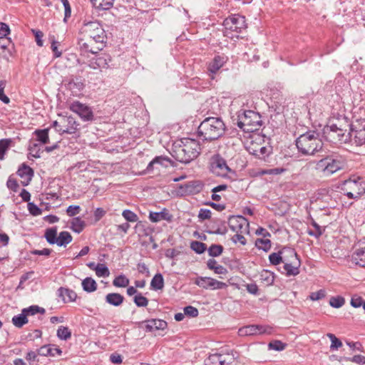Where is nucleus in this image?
<instances>
[{"mask_svg": "<svg viewBox=\"0 0 365 365\" xmlns=\"http://www.w3.org/2000/svg\"><path fill=\"white\" fill-rule=\"evenodd\" d=\"M225 124L221 117H207L197 128V135L203 140H215L225 132Z\"/></svg>", "mask_w": 365, "mask_h": 365, "instance_id": "obj_1", "label": "nucleus"}, {"mask_svg": "<svg viewBox=\"0 0 365 365\" xmlns=\"http://www.w3.org/2000/svg\"><path fill=\"white\" fill-rule=\"evenodd\" d=\"M320 134L315 130H309L300 135L296 140V145L299 153L304 155H312L322 150L323 143Z\"/></svg>", "mask_w": 365, "mask_h": 365, "instance_id": "obj_2", "label": "nucleus"}, {"mask_svg": "<svg viewBox=\"0 0 365 365\" xmlns=\"http://www.w3.org/2000/svg\"><path fill=\"white\" fill-rule=\"evenodd\" d=\"M237 126L245 133H254L262 125V116L251 110H240L237 115Z\"/></svg>", "mask_w": 365, "mask_h": 365, "instance_id": "obj_3", "label": "nucleus"}, {"mask_svg": "<svg viewBox=\"0 0 365 365\" xmlns=\"http://www.w3.org/2000/svg\"><path fill=\"white\" fill-rule=\"evenodd\" d=\"M350 124L346 123L344 126L337 124L326 125L322 130L324 139L332 143H347L351 139V132H348Z\"/></svg>", "mask_w": 365, "mask_h": 365, "instance_id": "obj_4", "label": "nucleus"}, {"mask_svg": "<svg viewBox=\"0 0 365 365\" xmlns=\"http://www.w3.org/2000/svg\"><path fill=\"white\" fill-rule=\"evenodd\" d=\"M341 190L349 199L360 198L365 193V177H350L342 182Z\"/></svg>", "mask_w": 365, "mask_h": 365, "instance_id": "obj_5", "label": "nucleus"}, {"mask_svg": "<svg viewBox=\"0 0 365 365\" xmlns=\"http://www.w3.org/2000/svg\"><path fill=\"white\" fill-rule=\"evenodd\" d=\"M80 34L107 43V34L98 21H84L80 29Z\"/></svg>", "mask_w": 365, "mask_h": 365, "instance_id": "obj_6", "label": "nucleus"}, {"mask_svg": "<svg viewBox=\"0 0 365 365\" xmlns=\"http://www.w3.org/2000/svg\"><path fill=\"white\" fill-rule=\"evenodd\" d=\"M81 36H82L78 39V45L81 55H85L88 53L96 54L106 46V43H105L94 40L85 35Z\"/></svg>", "mask_w": 365, "mask_h": 365, "instance_id": "obj_7", "label": "nucleus"}, {"mask_svg": "<svg viewBox=\"0 0 365 365\" xmlns=\"http://www.w3.org/2000/svg\"><path fill=\"white\" fill-rule=\"evenodd\" d=\"M226 31L242 33L247 28L245 18L240 14H234L226 18L223 21Z\"/></svg>", "mask_w": 365, "mask_h": 365, "instance_id": "obj_8", "label": "nucleus"}, {"mask_svg": "<svg viewBox=\"0 0 365 365\" xmlns=\"http://www.w3.org/2000/svg\"><path fill=\"white\" fill-rule=\"evenodd\" d=\"M235 357L230 353H214L209 355L205 360V365H231Z\"/></svg>", "mask_w": 365, "mask_h": 365, "instance_id": "obj_9", "label": "nucleus"}, {"mask_svg": "<svg viewBox=\"0 0 365 365\" xmlns=\"http://www.w3.org/2000/svg\"><path fill=\"white\" fill-rule=\"evenodd\" d=\"M200 145L197 140L190 138L185 139V142L183 143L182 146L185 158L181 160H195L200 153Z\"/></svg>", "mask_w": 365, "mask_h": 365, "instance_id": "obj_10", "label": "nucleus"}, {"mask_svg": "<svg viewBox=\"0 0 365 365\" xmlns=\"http://www.w3.org/2000/svg\"><path fill=\"white\" fill-rule=\"evenodd\" d=\"M228 225L230 228L237 233L249 234L250 232V223L245 217L241 215L230 217Z\"/></svg>", "mask_w": 365, "mask_h": 365, "instance_id": "obj_11", "label": "nucleus"}, {"mask_svg": "<svg viewBox=\"0 0 365 365\" xmlns=\"http://www.w3.org/2000/svg\"><path fill=\"white\" fill-rule=\"evenodd\" d=\"M69 108L71 111L77 113L85 121L93 120V113L91 108L86 104L77 101H73L70 104Z\"/></svg>", "mask_w": 365, "mask_h": 365, "instance_id": "obj_12", "label": "nucleus"}, {"mask_svg": "<svg viewBox=\"0 0 365 365\" xmlns=\"http://www.w3.org/2000/svg\"><path fill=\"white\" fill-rule=\"evenodd\" d=\"M111 61L112 58L108 53H102L91 58L88 66L93 69L108 68Z\"/></svg>", "mask_w": 365, "mask_h": 365, "instance_id": "obj_13", "label": "nucleus"}, {"mask_svg": "<svg viewBox=\"0 0 365 365\" xmlns=\"http://www.w3.org/2000/svg\"><path fill=\"white\" fill-rule=\"evenodd\" d=\"M203 187L204 183L201 180H192L179 185L182 195H195L200 192Z\"/></svg>", "mask_w": 365, "mask_h": 365, "instance_id": "obj_14", "label": "nucleus"}, {"mask_svg": "<svg viewBox=\"0 0 365 365\" xmlns=\"http://www.w3.org/2000/svg\"><path fill=\"white\" fill-rule=\"evenodd\" d=\"M195 283L197 286L204 289H208L211 287L213 289H221L227 287V284L225 282H220L211 277H197L195 279Z\"/></svg>", "mask_w": 365, "mask_h": 365, "instance_id": "obj_15", "label": "nucleus"}, {"mask_svg": "<svg viewBox=\"0 0 365 365\" xmlns=\"http://www.w3.org/2000/svg\"><path fill=\"white\" fill-rule=\"evenodd\" d=\"M268 329H270L267 327H264L262 325H248L245 326L238 330V334L241 336H251V335H255V334H262L264 333H269L270 331Z\"/></svg>", "mask_w": 365, "mask_h": 365, "instance_id": "obj_16", "label": "nucleus"}, {"mask_svg": "<svg viewBox=\"0 0 365 365\" xmlns=\"http://www.w3.org/2000/svg\"><path fill=\"white\" fill-rule=\"evenodd\" d=\"M61 141V139L60 138L59 140H56V142L54 143L52 145L46 146L44 148V150H43L41 151V147L42 145L36 144V143H34L32 145L29 146V155H30L31 156L36 158H41V153H43L44 150L46 151L47 153H50L55 150L59 149Z\"/></svg>", "mask_w": 365, "mask_h": 365, "instance_id": "obj_17", "label": "nucleus"}, {"mask_svg": "<svg viewBox=\"0 0 365 365\" xmlns=\"http://www.w3.org/2000/svg\"><path fill=\"white\" fill-rule=\"evenodd\" d=\"M167 326L168 324L165 321L158 319H152L141 322V327H143L146 331L164 330Z\"/></svg>", "mask_w": 365, "mask_h": 365, "instance_id": "obj_18", "label": "nucleus"}, {"mask_svg": "<svg viewBox=\"0 0 365 365\" xmlns=\"http://www.w3.org/2000/svg\"><path fill=\"white\" fill-rule=\"evenodd\" d=\"M210 170L212 173L220 177H225L231 169L226 164V161H213L210 164Z\"/></svg>", "mask_w": 365, "mask_h": 365, "instance_id": "obj_19", "label": "nucleus"}, {"mask_svg": "<svg viewBox=\"0 0 365 365\" xmlns=\"http://www.w3.org/2000/svg\"><path fill=\"white\" fill-rule=\"evenodd\" d=\"M228 58L225 56H215L208 65V71L212 74H215L224 66Z\"/></svg>", "mask_w": 365, "mask_h": 365, "instance_id": "obj_20", "label": "nucleus"}, {"mask_svg": "<svg viewBox=\"0 0 365 365\" xmlns=\"http://www.w3.org/2000/svg\"><path fill=\"white\" fill-rule=\"evenodd\" d=\"M17 174L22 179L21 184L24 186H26L32 179L34 171L29 166L22 164L19 168Z\"/></svg>", "mask_w": 365, "mask_h": 365, "instance_id": "obj_21", "label": "nucleus"}, {"mask_svg": "<svg viewBox=\"0 0 365 365\" xmlns=\"http://www.w3.org/2000/svg\"><path fill=\"white\" fill-rule=\"evenodd\" d=\"M348 132H351V139L349 141H353L356 145L365 144V128L354 130L350 124Z\"/></svg>", "mask_w": 365, "mask_h": 365, "instance_id": "obj_22", "label": "nucleus"}, {"mask_svg": "<svg viewBox=\"0 0 365 365\" xmlns=\"http://www.w3.org/2000/svg\"><path fill=\"white\" fill-rule=\"evenodd\" d=\"M62 350L54 344L44 345L38 349V354L43 356H55L61 355Z\"/></svg>", "mask_w": 365, "mask_h": 365, "instance_id": "obj_23", "label": "nucleus"}, {"mask_svg": "<svg viewBox=\"0 0 365 365\" xmlns=\"http://www.w3.org/2000/svg\"><path fill=\"white\" fill-rule=\"evenodd\" d=\"M280 255L284 264L299 259L295 250L292 247H283L280 250Z\"/></svg>", "mask_w": 365, "mask_h": 365, "instance_id": "obj_24", "label": "nucleus"}, {"mask_svg": "<svg viewBox=\"0 0 365 365\" xmlns=\"http://www.w3.org/2000/svg\"><path fill=\"white\" fill-rule=\"evenodd\" d=\"M79 124L76 121V120L72 117H68L67 118V126L66 128H59L58 129V132H59V138L62 140L61 136L64 134H73L76 133V131L78 130Z\"/></svg>", "mask_w": 365, "mask_h": 365, "instance_id": "obj_25", "label": "nucleus"}, {"mask_svg": "<svg viewBox=\"0 0 365 365\" xmlns=\"http://www.w3.org/2000/svg\"><path fill=\"white\" fill-rule=\"evenodd\" d=\"M58 296L65 303L74 302L77 297V294L73 290L65 287H60L58 289Z\"/></svg>", "mask_w": 365, "mask_h": 365, "instance_id": "obj_26", "label": "nucleus"}, {"mask_svg": "<svg viewBox=\"0 0 365 365\" xmlns=\"http://www.w3.org/2000/svg\"><path fill=\"white\" fill-rule=\"evenodd\" d=\"M352 263L361 267H365V247L356 249L352 254Z\"/></svg>", "mask_w": 365, "mask_h": 365, "instance_id": "obj_27", "label": "nucleus"}, {"mask_svg": "<svg viewBox=\"0 0 365 365\" xmlns=\"http://www.w3.org/2000/svg\"><path fill=\"white\" fill-rule=\"evenodd\" d=\"M67 89L71 90L73 93H78L83 91L85 85L80 77L71 78L66 83Z\"/></svg>", "mask_w": 365, "mask_h": 365, "instance_id": "obj_28", "label": "nucleus"}, {"mask_svg": "<svg viewBox=\"0 0 365 365\" xmlns=\"http://www.w3.org/2000/svg\"><path fill=\"white\" fill-rule=\"evenodd\" d=\"M300 260H295L292 262L284 264L283 268L287 276H296L299 273Z\"/></svg>", "mask_w": 365, "mask_h": 365, "instance_id": "obj_29", "label": "nucleus"}, {"mask_svg": "<svg viewBox=\"0 0 365 365\" xmlns=\"http://www.w3.org/2000/svg\"><path fill=\"white\" fill-rule=\"evenodd\" d=\"M50 128L45 129H37L34 131V134L36 137V140L42 145L51 143L49 135Z\"/></svg>", "mask_w": 365, "mask_h": 365, "instance_id": "obj_30", "label": "nucleus"}, {"mask_svg": "<svg viewBox=\"0 0 365 365\" xmlns=\"http://www.w3.org/2000/svg\"><path fill=\"white\" fill-rule=\"evenodd\" d=\"M106 302L114 307H119L124 301V297L118 293H109L105 297Z\"/></svg>", "mask_w": 365, "mask_h": 365, "instance_id": "obj_31", "label": "nucleus"}, {"mask_svg": "<svg viewBox=\"0 0 365 365\" xmlns=\"http://www.w3.org/2000/svg\"><path fill=\"white\" fill-rule=\"evenodd\" d=\"M14 140L11 138H3L0 140V160H3L6 153L13 146H14Z\"/></svg>", "mask_w": 365, "mask_h": 365, "instance_id": "obj_32", "label": "nucleus"}, {"mask_svg": "<svg viewBox=\"0 0 365 365\" xmlns=\"http://www.w3.org/2000/svg\"><path fill=\"white\" fill-rule=\"evenodd\" d=\"M171 216L166 211L150 212L149 219L153 222H158L163 220H170Z\"/></svg>", "mask_w": 365, "mask_h": 365, "instance_id": "obj_33", "label": "nucleus"}, {"mask_svg": "<svg viewBox=\"0 0 365 365\" xmlns=\"http://www.w3.org/2000/svg\"><path fill=\"white\" fill-rule=\"evenodd\" d=\"M342 161H331L327 164L324 168V175L329 176L341 168Z\"/></svg>", "mask_w": 365, "mask_h": 365, "instance_id": "obj_34", "label": "nucleus"}, {"mask_svg": "<svg viewBox=\"0 0 365 365\" xmlns=\"http://www.w3.org/2000/svg\"><path fill=\"white\" fill-rule=\"evenodd\" d=\"M164 287V279L160 273L154 275L150 282V289L155 291L162 289Z\"/></svg>", "mask_w": 365, "mask_h": 365, "instance_id": "obj_35", "label": "nucleus"}, {"mask_svg": "<svg viewBox=\"0 0 365 365\" xmlns=\"http://www.w3.org/2000/svg\"><path fill=\"white\" fill-rule=\"evenodd\" d=\"M56 245L61 247H66L70 242H71L73 237L67 231H62L59 233L57 237Z\"/></svg>", "mask_w": 365, "mask_h": 365, "instance_id": "obj_36", "label": "nucleus"}, {"mask_svg": "<svg viewBox=\"0 0 365 365\" xmlns=\"http://www.w3.org/2000/svg\"><path fill=\"white\" fill-rule=\"evenodd\" d=\"M86 226V222L79 217H73L71 221L70 228L76 233L81 232Z\"/></svg>", "mask_w": 365, "mask_h": 365, "instance_id": "obj_37", "label": "nucleus"}, {"mask_svg": "<svg viewBox=\"0 0 365 365\" xmlns=\"http://www.w3.org/2000/svg\"><path fill=\"white\" fill-rule=\"evenodd\" d=\"M207 266L210 269L214 270L215 273L218 274H225L227 270L222 265L217 264L216 260L210 259L207 262Z\"/></svg>", "mask_w": 365, "mask_h": 365, "instance_id": "obj_38", "label": "nucleus"}, {"mask_svg": "<svg viewBox=\"0 0 365 365\" xmlns=\"http://www.w3.org/2000/svg\"><path fill=\"white\" fill-rule=\"evenodd\" d=\"M44 237L49 244H56V242H58L57 228L54 227L47 229L45 232Z\"/></svg>", "mask_w": 365, "mask_h": 365, "instance_id": "obj_39", "label": "nucleus"}, {"mask_svg": "<svg viewBox=\"0 0 365 365\" xmlns=\"http://www.w3.org/2000/svg\"><path fill=\"white\" fill-rule=\"evenodd\" d=\"M81 284L83 290L87 292H93L97 289L96 282L91 277L85 278Z\"/></svg>", "mask_w": 365, "mask_h": 365, "instance_id": "obj_40", "label": "nucleus"}, {"mask_svg": "<svg viewBox=\"0 0 365 365\" xmlns=\"http://www.w3.org/2000/svg\"><path fill=\"white\" fill-rule=\"evenodd\" d=\"M11 321H12L13 324L18 328L22 327L24 324H27L29 322L28 319H27V316L26 315L25 312H23V309L21 310V314L13 317Z\"/></svg>", "mask_w": 365, "mask_h": 365, "instance_id": "obj_41", "label": "nucleus"}, {"mask_svg": "<svg viewBox=\"0 0 365 365\" xmlns=\"http://www.w3.org/2000/svg\"><path fill=\"white\" fill-rule=\"evenodd\" d=\"M255 246L264 252H268L272 247L271 241L269 239L258 238L255 241Z\"/></svg>", "mask_w": 365, "mask_h": 365, "instance_id": "obj_42", "label": "nucleus"}, {"mask_svg": "<svg viewBox=\"0 0 365 365\" xmlns=\"http://www.w3.org/2000/svg\"><path fill=\"white\" fill-rule=\"evenodd\" d=\"M327 336L331 340L330 350L336 351L341 348L343 345L341 341L338 339L334 334L328 333Z\"/></svg>", "mask_w": 365, "mask_h": 365, "instance_id": "obj_43", "label": "nucleus"}, {"mask_svg": "<svg viewBox=\"0 0 365 365\" xmlns=\"http://www.w3.org/2000/svg\"><path fill=\"white\" fill-rule=\"evenodd\" d=\"M129 283V279L124 274L117 276L113 281V284L116 287H126Z\"/></svg>", "mask_w": 365, "mask_h": 365, "instance_id": "obj_44", "label": "nucleus"}, {"mask_svg": "<svg viewBox=\"0 0 365 365\" xmlns=\"http://www.w3.org/2000/svg\"><path fill=\"white\" fill-rule=\"evenodd\" d=\"M45 312V309L40 307L38 305H31L28 308L23 309V312H25L27 317L30 315L32 316L38 313L43 314Z\"/></svg>", "mask_w": 365, "mask_h": 365, "instance_id": "obj_45", "label": "nucleus"}, {"mask_svg": "<svg viewBox=\"0 0 365 365\" xmlns=\"http://www.w3.org/2000/svg\"><path fill=\"white\" fill-rule=\"evenodd\" d=\"M95 272L98 277H108L110 274L108 268L104 264L101 263L96 264Z\"/></svg>", "mask_w": 365, "mask_h": 365, "instance_id": "obj_46", "label": "nucleus"}, {"mask_svg": "<svg viewBox=\"0 0 365 365\" xmlns=\"http://www.w3.org/2000/svg\"><path fill=\"white\" fill-rule=\"evenodd\" d=\"M57 336L62 340H68L71 337V331L67 327L60 326L57 329Z\"/></svg>", "mask_w": 365, "mask_h": 365, "instance_id": "obj_47", "label": "nucleus"}, {"mask_svg": "<svg viewBox=\"0 0 365 365\" xmlns=\"http://www.w3.org/2000/svg\"><path fill=\"white\" fill-rule=\"evenodd\" d=\"M190 247L197 254L203 253L207 249L206 245L199 241H193L190 245Z\"/></svg>", "mask_w": 365, "mask_h": 365, "instance_id": "obj_48", "label": "nucleus"}, {"mask_svg": "<svg viewBox=\"0 0 365 365\" xmlns=\"http://www.w3.org/2000/svg\"><path fill=\"white\" fill-rule=\"evenodd\" d=\"M207 251L210 256L218 257L222 253L223 247L220 245H212Z\"/></svg>", "mask_w": 365, "mask_h": 365, "instance_id": "obj_49", "label": "nucleus"}, {"mask_svg": "<svg viewBox=\"0 0 365 365\" xmlns=\"http://www.w3.org/2000/svg\"><path fill=\"white\" fill-rule=\"evenodd\" d=\"M133 301L136 306L139 307H145L148 304V299L140 293L135 294Z\"/></svg>", "mask_w": 365, "mask_h": 365, "instance_id": "obj_50", "label": "nucleus"}, {"mask_svg": "<svg viewBox=\"0 0 365 365\" xmlns=\"http://www.w3.org/2000/svg\"><path fill=\"white\" fill-rule=\"evenodd\" d=\"M345 304V299L341 296L332 297L329 300V304L334 308H340Z\"/></svg>", "mask_w": 365, "mask_h": 365, "instance_id": "obj_51", "label": "nucleus"}, {"mask_svg": "<svg viewBox=\"0 0 365 365\" xmlns=\"http://www.w3.org/2000/svg\"><path fill=\"white\" fill-rule=\"evenodd\" d=\"M122 215L128 222H135L138 220V215L130 210H123Z\"/></svg>", "mask_w": 365, "mask_h": 365, "instance_id": "obj_52", "label": "nucleus"}, {"mask_svg": "<svg viewBox=\"0 0 365 365\" xmlns=\"http://www.w3.org/2000/svg\"><path fill=\"white\" fill-rule=\"evenodd\" d=\"M269 262L272 265H278L282 263V255H280V250L277 252H273L269 256Z\"/></svg>", "mask_w": 365, "mask_h": 365, "instance_id": "obj_53", "label": "nucleus"}, {"mask_svg": "<svg viewBox=\"0 0 365 365\" xmlns=\"http://www.w3.org/2000/svg\"><path fill=\"white\" fill-rule=\"evenodd\" d=\"M268 346H269V349H273V350L279 351H282L285 349L286 344L282 342L281 341L275 340V341H271L269 344Z\"/></svg>", "mask_w": 365, "mask_h": 365, "instance_id": "obj_54", "label": "nucleus"}, {"mask_svg": "<svg viewBox=\"0 0 365 365\" xmlns=\"http://www.w3.org/2000/svg\"><path fill=\"white\" fill-rule=\"evenodd\" d=\"M6 81H0V101H1L6 104H8L10 102V99L7 96L4 94V88L6 86Z\"/></svg>", "mask_w": 365, "mask_h": 365, "instance_id": "obj_55", "label": "nucleus"}, {"mask_svg": "<svg viewBox=\"0 0 365 365\" xmlns=\"http://www.w3.org/2000/svg\"><path fill=\"white\" fill-rule=\"evenodd\" d=\"M51 43V48L53 53L54 58L61 57L62 55V52L60 51L58 48V46L60 44V42L56 41L54 37H53Z\"/></svg>", "mask_w": 365, "mask_h": 365, "instance_id": "obj_56", "label": "nucleus"}, {"mask_svg": "<svg viewBox=\"0 0 365 365\" xmlns=\"http://www.w3.org/2000/svg\"><path fill=\"white\" fill-rule=\"evenodd\" d=\"M27 207L30 214L34 216H38L42 213V210L34 202H29Z\"/></svg>", "mask_w": 365, "mask_h": 365, "instance_id": "obj_57", "label": "nucleus"}, {"mask_svg": "<svg viewBox=\"0 0 365 365\" xmlns=\"http://www.w3.org/2000/svg\"><path fill=\"white\" fill-rule=\"evenodd\" d=\"M364 299L361 297L354 294L351 297L350 304L354 308L361 307L363 305Z\"/></svg>", "mask_w": 365, "mask_h": 365, "instance_id": "obj_58", "label": "nucleus"}, {"mask_svg": "<svg viewBox=\"0 0 365 365\" xmlns=\"http://www.w3.org/2000/svg\"><path fill=\"white\" fill-rule=\"evenodd\" d=\"M326 297V291L320 289L317 292H312L309 295V299L312 301L320 300Z\"/></svg>", "mask_w": 365, "mask_h": 365, "instance_id": "obj_59", "label": "nucleus"}, {"mask_svg": "<svg viewBox=\"0 0 365 365\" xmlns=\"http://www.w3.org/2000/svg\"><path fill=\"white\" fill-rule=\"evenodd\" d=\"M81 208L79 205H70L66 209V214L69 217H74L80 213Z\"/></svg>", "mask_w": 365, "mask_h": 365, "instance_id": "obj_60", "label": "nucleus"}, {"mask_svg": "<svg viewBox=\"0 0 365 365\" xmlns=\"http://www.w3.org/2000/svg\"><path fill=\"white\" fill-rule=\"evenodd\" d=\"M31 31L35 36L36 44L38 46H43V42L42 38L43 37V33L41 31L37 29H32Z\"/></svg>", "mask_w": 365, "mask_h": 365, "instance_id": "obj_61", "label": "nucleus"}, {"mask_svg": "<svg viewBox=\"0 0 365 365\" xmlns=\"http://www.w3.org/2000/svg\"><path fill=\"white\" fill-rule=\"evenodd\" d=\"M113 1L114 0H99L97 7L102 10H108L113 6Z\"/></svg>", "mask_w": 365, "mask_h": 365, "instance_id": "obj_62", "label": "nucleus"}, {"mask_svg": "<svg viewBox=\"0 0 365 365\" xmlns=\"http://www.w3.org/2000/svg\"><path fill=\"white\" fill-rule=\"evenodd\" d=\"M185 314L191 317H196L198 315V310L192 306H187L184 308Z\"/></svg>", "mask_w": 365, "mask_h": 365, "instance_id": "obj_63", "label": "nucleus"}, {"mask_svg": "<svg viewBox=\"0 0 365 365\" xmlns=\"http://www.w3.org/2000/svg\"><path fill=\"white\" fill-rule=\"evenodd\" d=\"M10 34V29L6 23L0 22V37L6 38V36Z\"/></svg>", "mask_w": 365, "mask_h": 365, "instance_id": "obj_64", "label": "nucleus"}]
</instances>
